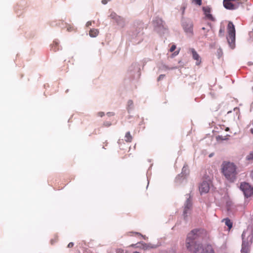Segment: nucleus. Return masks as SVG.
<instances>
[{
    "label": "nucleus",
    "instance_id": "f257e3e1",
    "mask_svg": "<svg viewBox=\"0 0 253 253\" xmlns=\"http://www.w3.org/2000/svg\"><path fill=\"white\" fill-rule=\"evenodd\" d=\"M207 235V232L203 229H195L190 232L185 241L187 250L193 253H214L212 246L207 244L204 245L197 243L195 240L203 238Z\"/></svg>",
    "mask_w": 253,
    "mask_h": 253
},
{
    "label": "nucleus",
    "instance_id": "f03ea898",
    "mask_svg": "<svg viewBox=\"0 0 253 253\" xmlns=\"http://www.w3.org/2000/svg\"><path fill=\"white\" fill-rule=\"evenodd\" d=\"M221 172L229 181L233 182L237 174V167L229 162H223L221 165Z\"/></svg>",
    "mask_w": 253,
    "mask_h": 253
},
{
    "label": "nucleus",
    "instance_id": "7ed1b4c3",
    "mask_svg": "<svg viewBox=\"0 0 253 253\" xmlns=\"http://www.w3.org/2000/svg\"><path fill=\"white\" fill-rule=\"evenodd\" d=\"M247 0H223V5L226 9L233 10L238 7L239 3H243Z\"/></svg>",
    "mask_w": 253,
    "mask_h": 253
},
{
    "label": "nucleus",
    "instance_id": "20e7f679",
    "mask_svg": "<svg viewBox=\"0 0 253 253\" xmlns=\"http://www.w3.org/2000/svg\"><path fill=\"white\" fill-rule=\"evenodd\" d=\"M240 189L247 197H250L253 194V188L248 183H242L240 185Z\"/></svg>",
    "mask_w": 253,
    "mask_h": 253
},
{
    "label": "nucleus",
    "instance_id": "39448f33",
    "mask_svg": "<svg viewBox=\"0 0 253 253\" xmlns=\"http://www.w3.org/2000/svg\"><path fill=\"white\" fill-rule=\"evenodd\" d=\"M211 182L210 181H203L199 186L201 193H207L209 191Z\"/></svg>",
    "mask_w": 253,
    "mask_h": 253
},
{
    "label": "nucleus",
    "instance_id": "423d86ee",
    "mask_svg": "<svg viewBox=\"0 0 253 253\" xmlns=\"http://www.w3.org/2000/svg\"><path fill=\"white\" fill-rule=\"evenodd\" d=\"M235 33H229L228 36H227L228 42L232 48L235 47Z\"/></svg>",
    "mask_w": 253,
    "mask_h": 253
},
{
    "label": "nucleus",
    "instance_id": "0eeeda50",
    "mask_svg": "<svg viewBox=\"0 0 253 253\" xmlns=\"http://www.w3.org/2000/svg\"><path fill=\"white\" fill-rule=\"evenodd\" d=\"M189 51L191 52L193 59L196 61V65H199L201 63V58L195 49L193 48H190Z\"/></svg>",
    "mask_w": 253,
    "mask_h": 253
},
{
    "label": "nucleus",
    "instance_id": "6e6552de",
    "mask_svg": "<svg viewBox=\"0 0 253 253\" xmlns=\"http://www.w3.org/2000/svg\"><path fill=\"white\" fill-rule=\"evenodd\" d=\"M250 245L251 243L249 242L243 240L242 245V253H249Z\"/></svg>",
    "mask_w": 253,
    "mask_h": 253
},
{
    "label": "nucleus",
    "instance_id": "1a4fd4ad",
    "mask_svg": "<svg viewBox=\"0 0 253 253\" xmlns=\"http://www.w3.org/2000/svg\"><path fill=\"white\" fill-rule=\"evenodd\" d=\"M203 10L204 12V14L208 19L211 20V21H214V18L213 17L212 14L211 13V8L209 7H203Z\"/></svg>",
    "mask_w": 253,
    "mask_h": 253
},
{
    "label": "nucleus",
    "instance_id": "9d476101",
    "mask_svg": "<svg viewBox=\"0 0 253 253\" xmlns=\"http://www.w3.org/2000/svg\"><path fill=\"white\" fill-rule=\"evenodd\" d=\"M182 25L184 29L186 32H190L192 30L193 25L192 22L190 20H186L183 22Z\"/></svg>",
    "mask_w": 253,
    "mask_h": 253
},
{
    "label": "nucleus",
    "instance_id": "9b49d317",
    "mask_svg": "<svg viewBox=\"0 0 253 253\" xmlns=\"http://www.w3.org/2000/svg\"><path fill=\"white\" fill-rule=\"evenodd\" d=\"M192 206V204L189 199H188L186 201V204L185 205V208L184 211V213L186 214L187 213V210L190 209Z\"/></svg>",
    "mask_w": 253,
    "mask_h": 253
},
{
    "label": "nucleus",
    "instance_id": "f8f14e48",
    "mask_svg": "<svg viewBox=\"0 0 253 253\" xmlns=\"http://www.w3.org/2000/svg\"><path fill=\"white\" fill-rule=\"evenodd\" d=\"M227 29L228 32H235V26L232 22H228Z\"/></svg>",
    "mask_w": 253,
    "mask_h": 253
},
{
    "label": "nucleus",
    "instance_id": "ddd939ff",
    "mask_svg": "<svg viewBox=\"0 0 253 253\" xmlns=\"http://www.w3.org/2000/svg\"><path fill=\"white\" fill-rule=\"evenodd\" d=\"M132 137L129 132L126 133L125 135V141L127 142H130L132 141Z\"/></svg>",
    "mask_w": 253,
    "mask_h": 253
},
{
    "label": "nucleus",
    "instance_id": "4468645a",
    "mask_svg": "<svg viewBox=\"0 0 253 253\" xmlns=\"http://www.w3.org/2000/svg\"><path fill=\"white\" fill-rule=\"evenodd\" d=\"M224 220L225 221V225L228 227V228L230 230L232 227V222L228 218L224 219Z\"/></svg>",
    "mask_w": 253,
    "mask_h": 253
},
{
    "label": "nucleus",
    "instance_id": "2eb2a0df",
    "mask_svg": "<svg viewBox=\"0 0 253 253\" xmlns=\"http://www.w3.org/2000/svg\"><path fill=\"white\" fill-rule=\"evenodd\" d=\"M203 30H207V32H210L211 31H213V29L211 25V24H208L207 25H206V27H202Z\"/></svg>",
    "mask_w": 253,
    "mask_h": 253
},
{
    "label": "nucleus",
    "instance_id": "dca6fc26",
    "mask_svg": "<svg viewBox=\"0 0 253 253\" xmlns=\"http://www.w3.org/2000/svg\"><path fill=\"white\" fill-rule=\"evenodd\" d=\"M110 17L117 21L119 19L121 18L120 16H117V14L114 12H112L110 14Z\"/></svg>",
    "mask_w": 253,
    "mask_h": 253
},
{
    "label": "nucleus",
    "instance_id": "f3484780",
    "mask_svg": "<svg viewBox=\"0 0 253 253\" xmlns=\"http://www.w3.org/2000/svg\"><path fill=\"white\" fill-rule=\"evenodd\" d=\"M156 248V246L152 245L151 244H145L144 246V248H145V249H150Z\"/></svg>",
    "mask_w": 253,
    "mask_h": 253
},
{
    "label": "nucleus",
    "instance_id": "a211bd4d",
    "mask_svg": "<svg viewBox=\"0 0 253 253\" xmlns=\"http://www.w3.org/2000/svg\"><path fill=\"white\" fill-rule=\"evenodd\" d=\"M53 44V45L52 46V48L54 51H56L58 49V48H56V46H57L58 43L57 42H54Z\"/></svg>",
    "mask_w": 253,
    "mask_h": 253
},
{
    "label": "nucleus",
    "instance_id": "6ab92c4d",
    "mask_svg": "<svg viewBox=\"0 0 253 253\" xmlns=\"http://www.w3.org/2000/svg\"><path fill=\"white\" fill-rule=\"evenodd\" d=\"M193 2L195 4H198L199 5H201L202 4V0H193Z\"/></svg>",
    "mask_w": 253,
    "mask_h": 253
},
{
    "label": "nucleus",
    "instance_id": "aec40b11",
    "mask_svg": "<svg viewBox=\"0 0 253 253\" xmlns=\"http://www.w3.org/2000/svg\"><path fill=\"white\" fill-rule=\"evenodd\" d=\"M176 49V45L175 44H172L169 49V51L170 52H173Z\"/></svg>",
    "mask_w": 253,
    "mask_h": 253
},
{
    "label": "nucleus",
    "instance_id": "412c9836",
    "mask_svg": "<svg viewBox=\"0 0 253 253\" xmlns=\"http://www.w3.org/2000/svg\"><path fill=\"white\" fill-rule=\"evenodd\" d=\"M98 33H89V36L91 37H96L97 36Z\"/></svg>",
    "mask_w": 253,
    "mask_h": 253
},
{
    "label": "nucleus",
    "instance_id": "4be33fe9",
    "mask_svg": "<svg viewBox=\"0 0 253 253\" xmlns=\"http://www.w3.org/2000/svg\"><path fill=\"white\" fill-rule=\"evenodd\" d=\"M165 75H160L158 78V81H159L163 79L165 77Z\"/></svg>",
    "mask_w": 253,
    "mask_h": 253
},
{
    "label": "nucleus",
    "instance_id": "5701e85b",
    "mask_svg": "<svg viewBox=\"0 0 253 253\" xmlns=\"http://www.w3.org/2000/svg\"><path fill=\"white\" fill-rule=\"evenodd\" d=\"M248 159L249 160L253 159V152L250 154L249 156H248Z\"/></svg>",
    "mask_w": 253,
    "mask_h": 253
},
{
    "label": "nucleus",
    "instance_id": "b1692460",
    "mask_svg": "<svg viewBox=\"0 0 253 253\" xmlns=\"http://www.w3.org/2000/svg\"><path fill=\"white\" fill-rule=\"evenodd\" d=\"M74 246V243L73 242H70L68 245V248H71Z\"/></svg>",
    "mask_w": 253,
    "mask_h": 253
},
{
    "label": "nucleus",
    "instance_id": "393cba45",
    "mask_svg": "<svg viewBox=\"0 0 253 253\" xmlns=\"http://www.w3.org/2000/svg\"><path fill=\"white\" fill-rule=\"evenodd\" d=\"M127 103H128V106H132L133 105V101L131 100H128Z\"/></svg>",
    "mask_w": 253,
    "mask_h": 253
},
{
    "label": "nucleus",
    "instance_id": "a878e982",
    "mask_svg": "<svg viewBox=\"0 0 253 253\" xmlns=\"http://www.w3.org/2000/svg\"><path fill=\"white\" fill-rule=\"evenodd\" d=\"M179 51H180V49H179L178 50H177V51H175V52L173 53V55H174V56L177 55L179 54Z\"/></svg>",
    "mask_w": 253,
    "mask_h": 253
},
{
    "label": "nucleus",
    "instance_id": "bb28decb",
    "mask_svg": "<svg viewBox=\"0 0 253 253\" xmlns=\"http://www.w3.org/2000/svg\"><path fill=\"white\" fill-rule=\"evenodd\" d=\"M111 0H102V3L103 4H106L108 1H110Z\"/></svg>",
    "mask_w": 253,
    "mask_h": 253
},
{
    "label": "nucleus",
    "instance_id": "cd10ccee",
    "mask_svg": "<svg viewBox=\"0 0 253 253\" xmlns=\"http://www.w3.org/2000/svg\"><path fill=\"white\" fill-rule=\"evenodd\" d=\"M98 116L102 117L104 115V113L102 112H100L98 113Z\"/></svg>",
    "mask_w": 253,
    "mask_h": 253
},
{
    "label": "nucleus",
    "instance_id": "c85d7f7f",
    "mask_svg": "<svg viewBox=\"0 0 253 253\" xmlns=\"http://www.w3.org/2000/svg\"><path fill=\"white\" fill-rule=\"evenodd\" d=\"M91 25V22H90V21H88V22H87L86 23V26L87 27H89V26H90Z\"/></svg>",
    "mask_w": 253,
    "mask_h": 253
},
{
    "label": "nucleus",
    "instance_id": "c756f323",
    "mask_svg": "<svg viewBox=\"0 0 253 253\" xmlns=\"http://www.w3.org/2000/svg\"><path fill=\"white\" fill-rule=\"evenodd\" d=\"M67 30H68V31H73V30H74V28H73V27H72L69 26V27L67 28Z\"/></svg>",
    "mask_w": 253,
    "mask_h": 253
},
{
    "label": "nucleus",
    "instance_id": "7c9ffc66",
    "mask_svg": "<svg viewBox=\"0 0 253 253\" xmlns=\"http://www.w3.org/2000/svg\"><path fill=\"white\" fill-rule=\"evenodd\" d=\"M251 177H252V178L253 179V170L251 172Z\"/></svg>",
    "mask_w": 253,
    "mask_h": 253
},
{
    "label": "nucleus",
    "instance_id": "2f4dec72",
    "mask_svg": "<svg viewBox=\"0 0 253 253\" xmlns=\"http://www.w3.org/2000/svg\"><path fill=\"white\" fill-rule=\"evenodd\" d=\"M229 130V127H226L225 128V131H228Z\"/></svg>",
    "mask_w": 253,
    "mask_h": 253
},
{
    "label": "nucleus",
    "instance_id": "473e14b6",
    "mask_svg": "<svg viewBox=\"0 0 253 253\" xmlns=\"http://www.w3.org/2000/svg\"><path fill=\"white\" fill-rule=\"evenodd\" d=\"M212 156H213V154H212V153H211V154L209 155V157H211Z\"/></svg>",
    "mask_w": 253,
    "mask_h": 253
},
{
    "label": "nucleus",
    "instance_id": "72a5a7b5",
    "mask_svg": "<svg viewBox=\"0 0 253 253\" xmlns=\"http://www.w3.org/2000/svg\"><path fill=\"white\" fill-rule=\"evenodd\" d=\"M135 234H137V235H141V234H140V233H137V232L135 233Z\"/></svg>",
    "mask_w": 253,
    "mask_h": 253
},
{
    "label": "nucleus",
    "instance_id": "f704fd0d",
    "mask_svg": "<svg viewBox=\"0 0 253 253\" xmlns=\"http://www.w3.org/2000/svg\"><path fill=\"white\" fill-rule=\"evenodd\" d=\"M89 32H94V31H93V30H92L91 29H90V30H89Z\"/></svg>",
    "mask_w": 253,
    "mask_h": 253
},
{
    "label": "nucleus",
    "instance_id": "c9c22d12",
    "mask_svg": "<svg viewBox=\"0 0 253 253\" xmlns=\"http://www.w3.org/2000/svg\"><path fill=\"white\" fill-rule=\"evenodd\" d=\"M159 21H160V22L161 23H162V21L161 19H160V20H159Z\"/></svg>",
    "mask_w": 253,
    "mask_h": 253
},
{
    "label": "nucleus",
    "instance_id": "e433bc0d",
    "mask_svg": "<svg viewBox=\"0 0 253 253\" xmlns=\"http://www.w3.org/2000/svg\"><path fill=\"white\" fill-rule=\"evenodd\" d=\"M133 253H139L136 252H134Z\"/></svg>",
    "mask_w": 253,
    "mask_h": 253
}]
</instances>
